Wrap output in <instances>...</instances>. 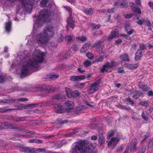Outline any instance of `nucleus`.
Instances as JSON below:
<instances>
[{
	"instance_id": "obj_1",
	"label": "nucleus",
	"mask_w": 153,
	"mask_h": 153,
	"mask_svg": "<svg viewBox=\"0 0 153 153\" xmlns=\"http://www.w3.org/2000/svg\"><path fill=\"white\" fill-rule=\"evenodd\" d=\"M45 54L39 50H35L32 57L33 59H29L22 68L21 76H25L31 71L37 70L39 63L42 62L44 60Z\"/></svg>"
},
{
	"instance_id": "obj_2",
	"label": "nucleus",
	"mask_w": 153,
	"mask_h": 153,
	"mask_svg": "<svg viewBox=\"0 0 153 153\" xmlns=\"http://www.w3.org/2000/svg\"><path fill=\"white\" fill-rule=\"evenodd\" d=\"M54 33V28L52 26H49L45 29L43 33L37 34L36 36V40L39 44H46L50 37H52Z\"/></svg>"
},
{
	"instance_id": "obj_3",
	"label": "nucleus",
	"mask_w": 153,
	"mask_h": 153,
	"mask_svg": "<svg viewBox=\"0 0 153 153\" xmlns=\"http://www.w3.org/2000/svg\"><path fill=\"white\" fill-rule=\"evenodd\" d=\"M84 141H81L73 145L70 153H94L91 149L88 147Z\"/></svg>"
},
{
	"instance_id": "obj_4",
	"label": "nucleus",
	"mask_w": 153,
	"mask_h": 153,
	"mask_svg": "<svg viewBox=\"0 0 153 153\" xmlns=\"http://www.w3.org/2000/svg\"><path fill=\"white\" fill-rule=\"evenodd\" d=\"M50 13L47 10L43 9L39 13V16L37 18L34 25H36L38 27H41L44 22H48L50 19Z\"/></svg>"
},
{
	"instance_id": "obj_5",
	"label": "nucleus",
	"mask_w": 153,
	"mask_h": 153,
	"mask_svg": "<svg viewBox=\"0 0 153 153\" xmlns=\"http://www.w3.org/2000/svg\"><path fill=\"white\" fill-rule=\"evenodd\" d=\"M33 2V0H22V7L27 13H29L31 11Z\"/></svg>"
},
{
	"instance_id": "obj_6",
	"label": "nucleus",
	"mask_w": 153,
	"mask_h": 153,
	"mask_svg": "<svg viewBox=\"0 0 153 153\" xmlns=\"http://www.w3.org/2000/svg\"><path fill=\"white\" fill-rule=\"evenodd\" d=\"M101 79H99L93 83L91 84L89 89L88 90V93L91 94L97 91L99 88V85L101 83Z\"/></svg>"
},
{
	"instance_id": "obj_7",
	"label": "nucleus",
	"mask_w": 153,
	"mask_h": 153,
	"mask_svg": "<svg viewBox=\"0 0 153 153\" xmlns=\"http://www.w3.org/2000/svg\"><path fill=\"white\" fill-rule=\"evenodd\" d=\"M127 0H122L120 3L119 1H117L114 3V6L116 7H120L122 8H126L128 6Z\"/></svg>"
},
{
	"instance_id": "obj_8",
	"label": "nucleus",
	"mask_w": 153,
	"mask_h": 153,
	"mask_svg": "<svg viewBox=\"0 0 153 153\" xmlns=\"http://www.w3.org/2000/svg\"><path fill=\"white\" fill-rule=\"evenodd\" d=\"M54 112L56 113L61 114L65 111V110L63 106L59 104L54 105Z\"/></svg>"
},
{
	"instance_id": "obj_9",
	"label": "nucleus",
	"mask_w": 153,
	"mask_h": 153,
	"mask_svg": "<svg viewBox=\"0 0 153 153\" xmlns=\"http://www.w3.org/2000/svg\"><path fill=\"white\" fill-rule=\"evenodd\" d=\"M128 94L131 95H133L132 97L135 100L139 99L140 97L143 95L142 93L134 90L129 91Z\"/></svg>"
},
{
	"instance_id": "obj_10",
	"label": "nucleus",
	"mask_w": 153,
	"mask_h": 153,
	"mask_svg": "<svg viewBox=\"0 0 153 153\" xmlns=\"http://www.w3.org/2000/svg\"><path fill=\"white\" fill-rule=\"evenodd\" d=\"M120 139L118 137H113L111 138V141H109L108 143V145L109 146H110L112 144V148L113 149L116 146L117 143L118 142Z\"/></svg>"
},
{
	"instance_id": "obj_11",
	"label": "nucleus",
	"mask_w": 153,
	"mask_h": 153,
	"mask_svg": "<svg viewBox=\"0 0 153 153\" xmlns=\"http://www.w3.org/2000/svg\"><path fill=\"white\" fill-rule=\"evenodd\" d=\"M85 79V77L83 75L72 76L71 77L70 80L73 81H80Z\"/></svg>"
},
{
	"instance_id": "obj_12",
	"label": "nucleus",
	"mask_w": 153,
	"mask_h": 153,
	"mask_svg": "<svg viewBox=\"0 0 153 153\" xmlns=\"http://www.w3.org/2000/svg\"><path fill=\"white\" fill-rule=\"evenodd\" d=\"M119 32L117 30H115L112 31L111 32V34L108 38L109 40H111L112 38L116 37L118 35Z\"/></svg>"
},
{
	"instance_id": "obj_13",
	"label": "nucleus",
	"mask_w": 153,
	"mask_h": 153,
	"mask_svg": "<svg viewBox=\"0 0 153 153\" xmlns=\"http://www.w3.org/2000/svg\"><path fill=\"white\" fill-rule=\"evenodd\" d=\"M120 59L123 62H129L130 61L129 56L126 53L120 55Z\"/></svg>"
},
{
	"instance_id": "obj_14",
	"label": "nucleus",
	"mask_w": 153,
	"mask_h": 153,
	"mask_svg": "<svg viewBox=\"0 0 153 153\" xmlns=\"http://www.w3.org/2000/svg\"><path fill=\"white\" fill-rule=\"evenodd\" d=\"M67 23L68 26L71 28L73 29L75 26L74 22L71 16H69L67 19Z\"/></svg>"
},
{
	"instance_id": "obj_15",
	"label": "nucleus",
	"mask_w": 153,
	"mask_h": 153,
	"mask_svg": "<svg viewBox=\"0 0 153 153\" xmlns=\"http://www.w3.org/2000/svg\"><path fill=\"white\" fill-rule=\"evenodd\" d=\"M90 45L91 44L87 42L85 44L81 49V52L82 53L86 52L89 48Z\"/></svg>"
},
{
	"instance_id": "obj_16",
	"label": "nucleus",
	"mask_w": 153,
	"mask_h": 153,
	"mask_svg": "<svg viewBox=\"0 0 153 153\" xmlns=\"http://www.w3.org/2000/svg\"><path fill=\"white\" fill-rule=\"evenodd\" d=\"M37 106L36 104H30L26 105H20V107H21V109H27L28 107L30 108H32L33 107H35Z\"/></svg>"
},
{
	"instance_id": "obj_17",
	"label": "nucleus",
	"mask_w": 153,
	"mask_h": 153,
	"mask_svg": "<svg viewBox=\"0 0 153 153\" xmlns=\"http://www.w3.org/2000/svg\"><path fill=\"white\" fill-rule=\"evenodd\" d=\"M142 52L140 50H138L135 53V60L136 61H138L142 57Z\"/></svg>"
},
{
	"instance_id": "obj_18",
	"label": "nucleus",
	"mask_w": 153,
	"mask_h": 153,
	"mask_svg": "<svg viewBox=\"0 0 153 153\" xmlns=\"http://www.w3.org/2000/svg\"><path fill=\"white\" fill-rule=\"evenodd\" d=\"M109 68H110L109 65V62H107L103 65L102 68L100 69V70L102 73H103L104 71H108Z\"/></svg>"
},
{
	"instance_id": "obj_19",
	"label": "nucleus",
	"mask_w": 153,
	"mask_h": 153,
	"mask_svg": "<svg viewBox=\"0 0 153 153\" xmlns=\"http://www.w3.org/2000/svg\"><path fill=\"white\" fill-rule=\"evenodd\" d=\"M139 65L137 64H128L126 65L125 67L129 69H132L136 68Z\"/></svg>"
},
{
	"instance_id": "obj_20",
	"label": "nucleus",
	"mask_w": 153,
	"mask_h": 153,
	"mask_svg": "<svg viewBox=\"0 0 153 153\" xmlns=\"http://www.w3.org/2000/svg\"><path fill=\"white\" fill-rule=\"evenodd\" d=\"M136 139H133L131 143V151H133L136 149Z\"/></svg>"
},
{
	"instance_id": "obj_21",
	"label": "nucleus",
	"mask_w": 153,
	"mask_h": 153,
	"mask_svg": "<svg viewBox=\"0 0 153 153\" xmlns=\"http://www.w3.org/2000/svg\"><path fill=\"white\" fill-rule=\"evenodd\" d=\"M65 97L64 95L61 94H58L55 96L54 97L53 99H56L60 101H62L65 100Z\"/></svg>"
},
{
	"instance_id": "obj_22",
	"label": "nucleus",
	"mask_w": 153,
	"mask_h": 153,
	"mask_svg": "<svg viewBox=\"0 0 153 153\" xmlns=\"http://www.w3.org/2000/svg\"><path fill=\"white\" fill-rule=\"evenodd\" d=\"M11 22L10 21H9L8 22L6 23L5 26L6 30L8 33H9L11 29Z\"/></svg>"
},
{
	"instance_id": "obj_23",
	"label": "nucleus",
	"mask_w": 153,
	"mask_h": 153,
	"mask_svg": "<svg viewBox=\"0 0 153 153\" xmlns=\"http://www.w3.org/2000/svg\"><path fill=\"white\" fill-rule=\"evenodd\" d=\"M73 39V36L72 35H67L65 37V40L67 43L71 42Z\"/></svg>"
},
{
	"instance_id": "obj_24",
	"label": "nucleus",
	"mask_w": 153,
	"mask_h": 153,
	"mask_svg": "<svg viewBox=\"0 0 153 153\" xmlns=\"http://www.w3.org/2000/svg\"><path fill=\"white\" fill-rule=\"evenodd\" d=\"M20 150L22 152L26 153H31V151L30 149L29 148L26 147L21 148Z\"/></svg>"
},
{
	"instance_id": "obj_25",
	"label": "nucleus",
	"mask_w": 153,
	"mask_h": 153,
	"mask_svg": "<svg viewBox=\"0 0 153 153\" xmlns=\"http://www.w3.org/2000/svg\"><path fill=\"white\" fill-rule=\"evenodd\" d=\"M48 0H42L40 3V6L43 7L46 6Z\"/></svg>"
},
{
	"instance_id": "obj_26",
	"label": "nucleus",
	"mask_w": 153,
	"mask_h": 153,
	"mask_svg": "<svg viewBox=\"0 0 153 153\" xmlns=\"http://www.w3.org/2000/svg\"><path fill=\"white\" fill-rule=\"evenodd\" d=\"M92 29L93 30L97 29L99 28L101 26L100 24L96 25L95 24H92L91 25Z\"/></svg>"
},
{
	"instance_id": "obj_27",
	"label": "nucleus",
	"mask_w": 153,
	"mask_h": 153,
	"mask_svg": "<svg viewBox=\"0 0 153 153\" xmlns=\"http://www.w3.org/2000/svg\"><path fill=\"white\" fill-rule=\"evenodd\" d=\"M66 106L68 107H73L74 106V102L72 101H66L65 102Z\"/></svg>"
},
{
	"instance_id": "obj_28",
	"label": "nucleus",
	"mask_w": 153,
	"mask_h": 153,
	"mask_svg": "<svg viewBox=\"0 0 153 153\" xmlns=\"http://www.w3.org/2000/svg\"><path fill=\"white\" fill-rule=\"evenodd\" d=\"M84 12L86 14H92L93 13V11L91 8L85 9Z\"/></svg>"
},
{
	"instance_id": "obj_29",
	"label": "nucleus",
	"mask_w": 153,
	"mask_h": 153,
	"mask_svg": "<svg viewBox=\"0 0 153 153\" xmlns=\"http://www.w3.org/2000/svg\"><path fill=\"white\" fill-rule=\"evenodd\" d=\"M15 109H6L5 108H0V112H5L9 111L14 110H15Z\"/></svg>"
},
{
	"instance_id": "obj_30",
	"label": "nucleus",
	"mask_w": 153,
	"mask_h": 153,
	"mask_svg": "<svg viewBox=\"0 0 153 153\" xmlns=\"http://www.w3.org/2000/svg\"><path fill=\"white\" fill-rule=\"evenodd\" d=\"M141 115L142 118L145 121H147L148 120V117L146 115V113H145L144 111L142 112Z\"/></svg>"
},
{
	"instance_id": "obj_31",
	"label": "nucleus",
	"mask_w": 153,
	"mask_h": 153,
	"mask_svg": "<svg viewBox=\"0 0 153 153\" xmlns=\"http://www.w3.org/2000/svg\"><path fill=\"white\" fill-rule=\"evenodd\" d=\"M25 120V118L23 117H16L14 119V121L18 122L21 121H23Z\"/></svg>"
},
{
	"instance_id": "obj_32",
	"label": "nucleus",
	"mask_w": 153,
	"mask_h": 153,
	"mask_svg": "<svg viewBox=\"0 0 153 153\" xmlns=\"http://www.w3.org/2000/svg\"><path fill=\"white\" fill-rule=\"evenodd\" d=\"M117 65H118L117 63L114 61H112L110 63H109V65L110 68H112Z\"/></svg>"
},
{
	"instance_id": "obj_33",
	"label": "nucleus",
	"mask_w": 153,
	"mask_h": 153,
	"mask_svg": "<svg viewBox=\"0 0 153 153\" xmlns=\"http://www.w3.org/2000/svg\"><path fill=\"white\" fill-rule=\"evenodd\" d=\"M86 55L88 58L90 59H93L94 58L93 54L91 52H88L86 53Z\"/></svg>"
},
{
	"instance_id": "obj_34",
	"label": "nucleus",
	"mask_w": 153,
	"mask_h": 153,
	"mask_svg": "<svg viewBox=\"0 0 153 153\" xmlns=\"http://www.w3.org/2000/svg\"><path fill=\"white\" fill-rule=\"evenodd\" d=\"M79 94V93L77 91H75L72 92V97H76Z\"/></svg>"
},
{
	"instance_id": "obj_35",
	"label": "nucleus",
	"mask_w": 153,
	"mask_h": 153,
	"mask_svg": "<svg viewBox=\"0 0 153 153\" xmlns=\"http://www.w3.org/2000/svg\"><path fill=\"white\" fill-rule=\"evenodd\" d=\"M59 77V74H52L50 75L49 78L51 79L57 78Z\"/></svg>"
},
{
	"instance_id": "obj_36",
	"label": "nucleus",
	"mask_w": 153,
	"mask_h": 153,
	"mask_svg": "<svg viewBox=\"0 0 153 153\" xmlns=\"http://www.w3.org/2000/svg\"><path fill=\"white\" fill-rule=\"evenodd\" d=\"M35 151L39 153H44L45 152V150L44 148H37L36 149Z\"/></svg>"
},
{
	"instance_id": "obj_37",
	"label": "nucleus",
	"mask_w": 153,
	"mask_h": 153,
	"mask_svg": "<svg viewBox=\"0 0 153 153\" xmlns=\"http://www.w3.org/2000/svg\"><path fill=\"white\" fill-rule=\"evenodd\" d=\"M103 42L101 40H99L97 42H95L94 44V47H96L98 48V47Z\"/></svg>"
},
{
	"instance_id": "obj_38",
	"label": "nucleus",
	"mask_w": 153,
	"mask_h": 153,
	"mask_svg": "<svg viewBox=\"0 0 153 153\" xmlns=\"http://www.w3.org/2000/svg\"><path fill=\"white\" fill-rule=\"evenodd\" d=\"M91 63V62L88 60H86L83 63L84 66L85 67L90 65Z\"/></svg>"
},
{
	"instance_id": "obj_39",
	"label": "nucleus",
	"mask_w": 153,
	"mask_h": 153,
	"mask_svg": "<svg viewBox=\"0 0 153 153\" xmlns=\"http://www.w3.org/2000/svg\"><path fill=\"white\" fill-rule=\"evenodd\" d=\"M114 132L113 131H109L108 133L107 138L109 139L110 138L114 135Z\"/></svg>"
},
{
	"instance_id": "obj_40",
	"label": "nucleus",
	"mask_w": 153,
	"mask_h": 153,
	"mask_svg": "<svg viewBox=\"0 0 153 153\" xmlns=\"http://www.w3.org/2000/svg\"><path fill=\"white\" fill-rule=\"evenodd\" d=\"M119 107L121 109L126 110H129L131 109L130 108H127L126 106L124 105H119Z\"/></svg>"
},
{
	"instance_id": "obj_41",
	"label": "nucleus",
	"mask_w": 153,
	"mask_h": 153,
	"mask_svg": "<svg viewBox=\"0 0 153 153\" xmlns=\"http://www.w3.org/2000/svg\"><path fill=\"white\" fill-rule=\"evenodd\" d=\"M45 90L46 93L48 94L51 92L53 91L54 89V88H48V87H46L45 88Z\"/></svg>"
},
{
	"instance_id": "obj_42",
	"label": "nucleus",
	"mask_w": 153,
	"mask_h": 153,
	"mask_svg": "<svg viewBox=\"0 0 153 153\" xmlns=\"http://www.w3.org/2000/svg\"><path fill=\"white\" fill-rule=\"evenodd\" d=\"M76 39L78 40H79L82 41H85L87 39V38L83 36L78 37H77Z\"/></svg>"
},
{
	"instance_id": "obj_43",
	"label": "nucleus",
	"mask_w": 153,
	"mask_h": 153,
	"mask_svg": "<svg viewBox=\"0 0 153 153\" xmlns=\"http://www.w3.org/2000/svg\"><path fill=\"white\" fill-rule=\"evenodd\" d=\"M66 10L68 12L69 16H71L72 14V9L70 7H66Z\"/></svg>"
},
{
	"instance_id": "obj_44",
	"label": "nucleus",
	"mask_w": 153,
	"mask_h": 153,
	"mask_svg": "<svg viewBox=\"0 0 153 153\" xmlns=\"http://www.w3.org/2000/svg\"><path fill=\"white\" fill-rule=\"evenodd\" d=\"M104 141L103 139V137L102 134L99 135V142L100 143H102Z\"/></svg>"
},
{
	"instance_id": "obj_45",
	"label": "nucleus",
	"mask_w": 153,
	"mask_h": 153,
	"mask_svg": "<svg viewBox=\"0 0 153 153\" xmlns=\"http://www.w3.org/2000/svg\"><path fill=\"white\" fill-rule=\"evenodd\" d=\"M125 27L126 31H128L129 30L131 29V25L128 24H126L125 25Z\"/></svg>"
},
{
	"instance_id": "obj_46",
	"label": "nucleus",
	"mask_w": 153,
	"mask_h": 153,
	"mask_svg": "<svg viewBox=\"0 0 153 153\" xmlns=\"http://www.w3.org/2000/svg\"><path fill=\"white\" fill-rule=\"evenodd\" d=\"M140 104L146 107H148L149 106L148 102L146 101L142 102L140 103Z\"/></svg>"
},
{
	"instance_id": "obj_47",
	"label": "nucleus",
	"mask_w": 153,
	"mask_h": 153,
	"mask_svg": "<svg viewBox=\"0 0 153 153\" xmlns=\"http://www.w3.org/2000/svg\"><path fill=\"white\" fill-rule=\"evenodd\" d=\"M28 100V99L24 98H21L17 99V100L19 101L24 102L27 101Z\"/></svg>"
},
{
	"instance_id": "obj_48",
	"label": "nucleus",
	"mask_w": 153,
	"mask_h": 153,
	"mask_svg": "<svg viewBox=\"0 0 153 153\" xmlns=\"http://www.w3.org/2000/svg\"><path fill=\"white\" fill-rule=\"evenodd\" d=\"M126 101L130 103V104H131V105H133L134 104V102L133 101L131 100L130 98V97H128L126 98Z\"/></svg>"
},
{
	"instance_id": "obj_49",
	"label": "nucleus",
	"mask_w": 153,
	"mask_h": 153,
	"mask_svg": "<svg viewBox=\"0 0 153 153\" xmlns=\"http://www.w3.org/2000/svg\"><path fill=\"white\" fill-rule=\"evenodd\" d=\"M141 89L143 91H146L149 89V88L146 85H143V86L142 87V88H141Z\"/></svg>"
},
{
	"instance_id": "obj_50",
	"label": "nucleus",
	"mask_w": 153,
	"mask_h": 153,
	"mask_svg": "<svg viewBox=\"0 0 153 153\" xmlns=\"http://www.w3.org/2000/svg\"><path fill=\"white\" fill-rule=\"evenodd\" d=\"M124 16L126 19H130L132 16V14L131 13L129 14H124Z\"/></svg>"
},
{
	"instance_id": "obj_51",
	"label": "nucleus",
	"mask_w": 153,
	"mask_h": 153,
	"mask_svg": "<svg viewBox=\"0 0 153 153\" xmlns=\"http://www.w3.org/2000/svg\"><path fill=\"white\" fill-rule=\"evenodd\" d=\"M64 40L63 36L61 35H60L58 39V41L59 42H62Z\"/></svg>"
},
{
	"instance_id": "obj_52",
	"label": "nucleus",
	"mask_w": 153,
	"mask_h": 153,
	"mask_svg": "<svg viewBox=\"0 0 153 153\" xmlns=\"http://www.w3.org/2000/svg\"><path fill=\"white\" fill-rule=\"evenodd\" d=\"M121 35L123 37H125L126 39H130V37L127 34H126L124 33L122 34Z\"/></svg>"
},
{
	"instance_id": "obj_53",
	"label": "nucleus",
	"mask_w": 153,
	"mask_h": 153,
	"mask_svg": "<svg viewBox=\"0 0 153 153\" xmlns=\"http://www.w3.org/2000/svg\"><path fill=\"white\" fill-rule=\"evenodd\" d=\"M115 11V9L114 8L108 9L107 11L109 13H113Z\"/></svg>"
},
{
	"instance_id": "obj_54",
	"label": "nucleus",
	"mask_w": 153,
	"mask_h": 153,
	"mask_svg": "<svg viewBox=\"0 0 153 153\" xmlns=\"http://www.w3.org/2000/svg\"><path fill=\"white\" fill-rule=\"evenodd\" d=\"M126 31L127 32V33L128 35H131L134 32V30L132 28L129 30L128 31Z\"/></svg>"
},
{
	"instance_id": "obj_55",
	"label": "nucleus",
	"mask_w": 153,
	"mask_h": 153,
	"mask_svg": "<svg viewBox=\"0 0 153 153\" xmlns=\"http://www.w3.org/2000/svg\"><path fill=\"white\" fill-rule=\"evenodd\" d=\"M134 11L136 13H141V10L139 8H135L134 10Z\"/></svg>"
},
{
	"instance_id": "obj_56",
	"label": "nucleus",
	"mask_w": 153,
	"mask_h": 153,
	"mask_svg": "<svg viewBox=\"0 0 153 153\" xmlns=\"http://www.w3.org/2000/svg\"><path fill=\"white\" fill-rule=\"evenodd\" d=\"M122 41V40L120 39H118L116 40L115 43L114 44L115 45H118L120 43H121Z\"/></svg>"
},
{
	"instance_id": "obj_57",
	"label": "nucleus",
	"mask_w": 153,
	"mask_h": 153,
	"mask_svg": "<svg viewBox=\"0 0 153 153\" xmlns=\"http://www.w3.org/2000/svg\"><path fill=\"white\" fill-rule=\"evenodd\" d=\"M103 59V57L102 56H100L97 59V62H102Z\"/></svg>"
},
{
	"instance_id": "obj_58",
	"label": "nucleus",
	"mask_w": 153,
	"mask_h": 153,
	"mask_svg": "<svg viewBox=\"0 0 153 153\" xmlns=\"http://www.w3.org/2000/svg\"><path fill=\"white\" fill-rule=\"evenodd\" d=\"M4 81V77L0 74V83L3 82Z\"/></svg>"
},
{
	"instance_id": "obj_59",
	"label": "nucleus",
	"mask_w": 153,
	"mask_h": 153,
	"mask_svg": "<svg viewBox=\"0 0 153 153\" xmlns=\"http://www.w3.org/2000/svg\"><path fill=\"white\" fill-rule=\"evenodd\" d=\"M146 46L144 44H141L140 46V48L141 50H143L146 48Z\"/></svg>"
},
{
	"instance_id": "obj_60",
	"label": "nucleus",
	"mask_w": 153,
	"mask_h": 153,
	"mask_svg": "<svg viewBox=\"0 0 153 153\" xmlns=\"http://www.w3.org/2000/svg\"><path fill=\"white\" fill-rule=\"evenodd\" d=\"M149 135H150V134L149 133H146L144 135V137L143 139L142 140V141L145 140L149 136Z\"/></svg>"
},
{
	"instance_id": "obj_61",
	"label": "nucleus",
	"mask_w": 153,
	"mask_h": 153,
	"mask_svg": "<svg viewBox=\"0 0 153 153\" xmlns=\"http://www.w3.org/2000/svg\"><path fill=\"white\" fill-rule=\"evenodd\" d=\"M35 143H41L43 142L42 140L35 138Z\"/></svg>"
},
{
	"instance_id": "obj_62",
	"label": "nucleus",
	"mask_w": 153,
	"mask_h": 153,
	"mask_svg": "<svg viewBox=\"0 0 153 153\" xmlns=\"http://www.w3.org/2000/svg\"><path fill=\"white\" fill-rule=\"evenodd\" d=\"M66 94L67 96L69 98H71V97H72V92H71V91H70V92L67 93Z\"/></svg>"
},
{
	"instance_id": "obj_63",
	"label": "nucleus",
	"mask_w": 153,
	"mask_h": 153,
	"mask_svg": "<svg viewBox=\"0 0 153 153\" xmlns=\"http://www.w3.org/2000/svg\"><path fill=\"white\" fill-rule=\"evenodd\" d=\"M136 22L138 23V24L141 25L142 24L143 22V20H139L138 21L136 20Z\"/></svg>"
},
{
	"instance_id": "obj_64",
	"label": "nucleus",
	"mask_w": 153,
	"mask_h": 153,
	"mask_svg": "<svg viewBox=\"0 0 153 153\" xmlns=\"http://www.w3.org/2000/svg\"><path fill=\"white\" fill-rule=\"evenodd\" d=\"M131 8V9H133L135 5V4L134 3H131L130 4Z\"/></svg>"
}]
</instances>
